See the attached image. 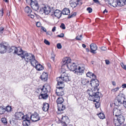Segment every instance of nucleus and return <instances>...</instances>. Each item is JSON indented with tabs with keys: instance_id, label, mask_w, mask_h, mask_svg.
Here are the masks:
<instances>
[{
	"instance_id": "nucleus-55",
	"label": "nucleus",
	"mask_w": 126,
	"mask_h": 126,
	"mask_svg": "<svg viewBox=\"0 0 126 126\" xmlns=\"http://www.w3.org/2000/svg\"><path fill=\"white\" fill-rule=\"evenodd\" d=\"M14 47H12L9 48V52H11L13 51V49H14Z\"/></svg>"
},
{
	"instance_id": "nucleus-53",
	"label": "nucleus",
	"mask_w": 126,
	"mask_h": 126,
	"mask_svg": "<svg viewBox=\"0 0 126 126\" xmlns=\"http://www.w3.org/2000/svg\"><path fill=\"white\" fill-rule=\"evenodd\" d=\"M76 12H74L71 13V17H73L76 16Z\"/></svg>"
},
{
	"instance_id": "nucleus-12",
	"label": "nucleus",
	"mask_w": 126,
	"mask_h": 126,
	"mask_svg": "<svg viewBox=\"0 0 126 126\" xmlns=\"http://www.w3.org/2000/svg\"><path fill=\"white\" fill-rule=\"evenodd\" d=\"M41 10L45 14L48 15L51 11V8L49 6L47 5L42 8Z\"/></svg>"
},
{
	"instance_id": "nucleus-49",
	"label": "nucleus",
	"mask_w": 126,
	"mask_h": 126,
	"mask_svg": "<svg viewBox=\"0 0 126 126\" xmlns=\"http://www.w3.org/2000/svg\"><path fill=\"white\" fill-rule=\"evenodd\" d=\"M79 36V37L80 38H78V36L76 37V39L78 40H81L82 38V35L81 34Z\"/></svg>"
},
{
	"instance_id": "nucleus-19",
	"label": "nucleus",
	"mask_w": 126,
	"mask_h": 126,
	"mask_svg": "<svg viewBox=\"0 0 126 126\" xmlns=\"http://www.w3.org/2000/svg\"><path fill=\"white\" fill-rule=\"evenodd\" d=\"M90 47L91 49V52L93 53H96L95 51L97 49L96 45L94 44H92L90 45Z\"/></svg>"
},
{
	"instance_id": "nucleus-56",
	"label": "nucleus",
	"mask_w": 126,
	"mask_h": 126,
	"mask_svg": "<svg viewBox=\"0 0 126 126\" xmlns=\"http://www.w3.org/2000/svg\"><path fill=\"white\" fill-rule=\"evenodd\" d=\"M120 65L121 66L123 69L124 68L125 66L126 65H124V63H120Z\"/></svg>"
},
{
	"instance_id": "nucleus-4",
	"label": "nucleus",
	"mask_w": 126,
	"mask_h": 126,
	"mask_svg": "<svg viewBox=\"0 0 126 126\" xmlns=\"http://www.w3.org/2000/svg\"><path fill=\"white\" fill-rule=\"evenodd\" d=\"M125 118L122 115H120L116 117V119H114V123L115 126H120L124 123Z\"/></svg>"
},
{
	"instance_id": "nucleus-54",
	"label": "nucleus",
	"mask_w": 126,
	"mask_h": 126,
	"mask_svg": "<svg viewBox=\"0 0 126 126\" xmlns=\"http://www.w3.org/2000/svg\"><path fill=\"white\" fill-rule=\"evenodd\" d=\"M64 36V34L63 33H61L60 35H58L57 36L61 38L63 37Z\"/></svg>"
},
{
	"instance_id": "nucleus-26",
	"label": "nucleus",
	"mask_w": 126,
	"mask_h": 126,
	"mask_svg": "<svg viewBox=\"0 0 126 126\" xmlns=\"http://www.w3.org/2000/svg\"><path fill=\"white\" fill-rule=\"evenodd\" d=\"M86 76L87 77H88L90 78H92L93 79H96V76L92 72H88L86 74Z\"/></svg>"
},
{
	"instance_id": "nucleus-35",
	"label": "nucleus",
	"mask_w": 126,
	"mask_h": 126,
	"mask_svg": "<svg viewBox=\"0 0 126 126\" xmlns=\"http://www.w3.org/2000/svg\"><path fill=\"white\" fill-rule=\"evenodd\" d=\"M5 109V111H7L8 112L11 111L12 110V109L11 107V106H10L9 105H8L6 107Z\"/></svg>"
},
{
	"instance_id": "nucleus-32",
	"label": "nucleus",
	"mask_w": 126,
	"mask_h": 126,
	"mask_svg": "<svg viewBox=\"0 0 126 126\" xmlns=\"http://www.w3.org/2000/svg\"><path fill=\"white\" fill-rule=\"evenodd\" d=\"M64 99L62 97L58 98L57 100V104H61L63 102Z\"/></svg>"
},
{
	"instance_id": "nucleus-2",
	"label": "nucleus",
	"mask_w": 126,
	"mask_h": 126,
	"mask_svg": "<svg viewBox=\"0 0 126 126\" xmlns=\"http://www.w3.org/2000/svg\"><path fill=\"white\" fill-rule=\"evenodd\" d=\"M20 57L22 59H24L25 61L27 63L30 62L32 66L34 63L36 64L37 63V61L34 55L32 53H28L26 51L23 50Z\"/></svg>"
},
{
	"instance_id": "nucleus-33",
	"label": "nucleus",
	"mask_w": 126,
	"mask_h": 126,
	"mask_svg": "<svg viewBox=\"0 0 126 126\" xmlns=\"http://www.w3.org/2000/svg\"><path fill=\"white\" fill-rule=\"evenodd\" d=\"M89 81L87 79H83L82 80L81 83L83 85L89 83Z\"/></svg>"
},
{
	"instance_id": "nucleus-63",
	"label": "nucleus",
	"mask_w": 126,
	"mask_h": 126,
	"mask_svg": "<svg viewBox=\"0 0 126 126\" xmlns=\"http://www.w3.org/2000/svg\"><path fill=\"white\" fill-rule=\"evenodd\" d=\"M42 29L43 30V31H44V32H46L47 30H46V28H44V27H42Z\"/></svg>"
},
{
	"instance_id": "nucleus-17",
	"label": "nucleus",
	"mask_w": 126,
	"mask_h": 126,
	"mask_svg": "<svg viewBox=\"0 0 126 126\" xmlns=\"http://www.w3.org/2000/svg\"><path fill=\"white\" fill-rule=\"evenodd\" d=\"M108 2L109 4L114 7H116L118 6L117 0H109Z\"/></svg>"
},
{
	"instance_id": "nucleus-60",
	"label": "nucleus",
	"mask_w": 126,
	"mask_h": 126,
	"mask_svg": "<svg viewBox=\"0 0 126 126\" xmlns=\"http://www.w3.org/2000/svg\"><path fill=\"white\" fill-rule=\"evenodd\" d=\"M56 28V27L55 26H54L53 27V28H52V31L53 32H54L55 31Z\"/></svg>"
},
{
	"instance_id": "nucleus-5",
	"label": "nucleus",
	"mask_w": 126,
	"mask_h": 126,
	"mask_svg": "<svg viewBox=\"0 0 126 126\" xmlns=\"http://www.w3.org/2000/svg\"><path fill=\"white\" fill-rule=\"evenodd\" d=\"M61 63L62 66H66L69 70L71 71V59L70 58L66 57L63 59Z\"/></svg>"
},
{
	"instance_id": "nucleus-39",
	"label": "nucleus",
	"mask_w": 126,
	"mask_h": 126,
	"mask_svg": "<svg viewBox=\"0 0 126 126\" xmlns=\"http://www.w3.org/2000/svg\"><path fill=\"white\" fill-rule=\"evenodd\" d=\"M95 107L96 108L99 107L100 106V103L98 102H96L95 104Z\"/></svg>"
},
{
	"instance_id": "nucleus-47",
	"label": "nucleus",
	"mask_w": 126,
	"mask_h": 126,
	"mask_svg": "<svg viewBox=\"0 0 126 126\" xmlns=\"http://www.w3.org/2000/svg\"><path fill=\"white\" fill-rule=\"evenodd\" d=\"M44 42L47 45H49L50 44L48 40H47L46 39H45L44 40Z\"/></svg>"
},
{
	"instance_id": "nucleus-46",
	"label": "nucleus",
	"mask_w": 126,
	"mask_h": 126,
	"mask_svg": "<svg viewBox=\"0 0 126 126\" xmlns=\"http://www.w3.org/2000/svg\"><path fill=\"white\" fill-rule=\"evenodd\" d=\"M87 11H88L89 13H91L92 11V9L91 7H88L87 9Z\"/></svg>"
},
{
	"instance_id": "nucleus-8",
	"label": "nucleus",
	"mask_w": 126,
	"mask_h": 126,
	"mask_svg": "<svg viewBox=\"0 0 126 126\" xmlns=\"http://www.w3.org/2000/svg\"><path fill=\"white\" fill-rule=\"evenodd\" d=\"M30 119L32 122H35L39 120H40V117L39 114L36 112L32 114L30 118Z\"/></svg>"
},
{
	"instance_id": "nucleus-45",
	"label": "nucleus",
	"mask_w": 126,
	"mask_h": 126,
	"mask_svg": "<svg viewBox=\"0 0 126 126\" xmlns=\"http://www.w3.org/2000/svg\"><path fill=\"white\" fill-rule=\"evenodd\" d=\"M77 5L76 2H71V7L74 8L76 7Z\"/></svg>"
},
{
	"instance_id": "nucleus-9",
	"label": "nucleus",
	"mask_w": 126,
	"mask_h": 126,
	"mask_svg": "<svg viewBox=\"0 0 126 126\" xmlns=\"http://www.w3.org/2000/svg\"><path fill=\"white\" fill-rule=\"evenodd\" d=\"M57 89L56 90V94L58 96H62L64 95V93L63 90V87L60 86H58L57 84Z\"/></svg>"
},
{
	"instance_id": "nucleus-11",
	"label": "nucleus",
	"mask_w": 126,
	"mask_h": 126,
	"mask_svg": "<svg viewBox=\"0 0 126 126\" xmlns=\"http://www.w3.org/2000/svg\"><path fill=\"white\" fill-rule=\"evenodd\" d=\"M12 47H14V49H13V51H14L13 53L17 54L18 56L20 57L21 55V53L23 51L22 50L21 47H17L15 46H13Z\"/></svg>"
},
{
	"instance_id": "nucleus-64",
	"label": "nucleus",
	"mask_w": 126,
	"mask_h": 126,
	"mask_svg": "<svg viewBox=\"0 0 126 126\" xmlns=\"http://www.w3.org/2000/svg\"><path fill=\"white\" fill-rule=\"evenodd\" d=\"M29 16H30V17L32 18H33L34 17V15H30V14L29 15Z\"/></svg>"
},
{
	"instance_id": "nucleus-38",
	"label": "nucleus",
	"mask_w": 126,
	"mask_h": 126,
	"mask_svg": "<svg viewBox=\"0 0 126 126\" xmlns=\"http://www.w3.org/2000/svg\"><path fill=\"white\" fill-rule=\"evenodd\" d=\"M98 115L100 119H103L105 118L104 115L103 113H100L98 114Z\"/></svg>"
},
{
	"instance_id": "nucleus-31",
	"label": "nucleus",
	"mask_w": 126,
	"mask_h": 126,
	"mask_svg": "<svg viewBox=\"0 0 126 126\" xmlns=\"http://www.w3.org/2000/svg\"><path fill=\"white\" fill-rule=\"evenodd\" d=\"M125 4L123 0H118V6L121 7L124 6Z\"/></svg>"
},
{
	"instance_id": "nucleus-15",
	"label": "nucleus",
	"mask_w": 126,
	"mask_h": 126,
	"mask_svg": "<svg viewBox=\"0 0 126 126\" xmlns=\"http://www.w3.org/2000/svg\"><path fill=\"white\" fill-rule=\"evenodd\" d=\"M61 122L62 123H63L65 124H69L70 123V120L67 116H63L62 115L61 118Z\"/></svg>"
},
{
	"instance_id": "nucleus-59",
	"label": "nucleus",
	"mask_w": 126,
	"mask_h": 126,
	"mask_svg": "<svg viewBox=\"0 0 126 126\" xmlns=\"http://www.w3.org/2000/svg\"><path fill=\"white\" fill-rule=\"evenodd\" d=\"M106 63L107 64H108L110 63V62L108 60H105Z\"/></svg>"
},
{
	"instance_id": "nucleus-44",
	"label": "nucleus",
	"mask_w": 126,
	"mask_h": 126,
	"mask_svg": "<svg viewBox=\"0 0 126 126\" xmlns=\"http://www.w3.org/2000/svg\"><path fill=\"white\" fill-rule=\"evenodd\" d=\"M119 88L117 87L114 89H113L111 90V91L113 92H114L118 90H119Z\"/></svg>"
},
{
	"instance_id": "nucleus-13",
	"label": "nucleus",
	"mask_w": 126,
	"mask_h": 126,
	"mask_svg": "<svg viewBox=\"0 0 126 126\" xmlns=\"http://www.w3.org/2000/svg\"><path fill=\"white\" fill-rule=\"evenodd\" d=\"M24 117V119L23 122V125L24 126H28L30 124V118L27 115H25Z\"/></svg>"
},
{
	"instance_id": "nucleus-51",
	"label": "nucleus",
	"mask_w": 126,
	"mask_h": 126,
	"mask_svg": "<svg viewBox=\"0 0 126 126\" xmlns=\"http://www.w3.org/2000/svg\"><path fill=\"white\" fill-rule=\"evenodd\" d=\"M36 26L37 27H40L41 25V24L40 22H37L36 24Z\"/></svg>"
},
{
	"instance_id": "nucleus-21",
	"label": "nucleus",
	"mask_w": 126,
	"mask_h": 126,
	"mask_svg": "<svg viewBox=\"0 0 126 126\" xmlns=\"http://www.w3.org/2000/svg\"><path fill=\"white\" fill-rule=\"evenodd\" d=\"M78 64L77 63L73 62L71 65V71L74 73H76V71L77 69Z\"/></svg>"
},
{
	"instance_id": "nucleus-25",
	"label": "nucleus",
	"mask_w": 126,
	"mask_h": 126,
	"mask_svg": "<svg viewBox=\"0 0 126 126\" xmlns=\"http://www.w3.org/2000/svg\"><path fill=\"white\" fill-rule=\"evenodd\" d=\"M49 107V104L45 103L43 104V107L42 108L43 110L45 111H47Z\"/></svg>"
},
{
	"instance_id": "nucleus-48",
	"label": "nucleus",
	"mask_w": 126,
	"mask_h": 126,
	"mask_svg": "<svg viewBox=\"0 0 126 126\" xmlns=\"http://www.w3.org/2000/svg\"><path fill=\"white\" fill-rule=\"evenodd\" d=\"M57 47L58 48L60 49L62 48V46L61 44L59 43L57 44Z\"/></svg>"
},
{
	"instance_id": "nucleus-40",
	"label": "nucleus",
	"mask_w": 126,
	"mask_h": 126,
	"mask_svg": "<svg viewBox=\"0 0 126 126\" xmlns=\"http://www.w3.org/2000/svg\"><path fill=\"white\" fill-rule=\"evenodd\" d=\"M35 0H26V1L27 3L28 4H30V5L32 4V2H33Z\"/></svg>"
},
{
	"instance_id": "nucleus-20",
	"label": "nucleus",
	"mask_w": 126,
	"mask_h": 126,
	"mask_svg": "<svg viewBox=\"0 0 126 126\" xmlns=\"http://www.w3.org/2000/svg\"><path fill=\"white\" fill-rule=\"evenodd\" d=\"M121 110L118 109L117 108H115L113 109V114L115 115L116 117L121 114Z\"/></svg>"
},
{
	"instance_id": "nucleus-1",
	"label": "nucleus",
	"mask_w": 126,
	"mask_h": 126,
	"mask_svg": "<svg viewBox=\"0 0 126 126\" xmlns=\"http://www.w3.org/2000/svg\"><path fill=\"white\" fill-rule=\"evenodd\" d=\"M90 84L93 88L87 91V93L89 95V99L94 102H95L97 99L99 101L100 97L98 92L99 89L97 88L99 85L98 81L96 79H93L90 81Z\"/></svg>"
},
{
	"instance_id": "nucleus-43",
	"label": "nucleus",
	"mask_w": 126,
	"mask_h": 126,
	"mask_svg": "<svg viewBox=\"0 0 126 126\" xmlns=\"http://www.w3.org/2000/svg\"><path fill=\"white\" fill-rule=\"evenodd\" d=\"M4 28L3 27H0V34H2L4 32Z\"/></svg>"
},
{
	"instance_id": "nucleus-10",
	"label": "nucleus",
	"mask_w": 126,
	"mask_h": 126,
	"mask_svg": "<svg viewBox=\"0 0 126 126\" xmlns=\"http://www.w3.org/2000/svg\"><path fill=\"white\" fill-rule=\"evenodd\" d=\"M67 74L65 73H63L60 77L57 78H56L57 81V84L58 86H62L63 85V82L62 81V79L63 77L66 76Z\"/></svg>"
},
{
	"instance_id": "nucleus-27",
	"label": "nucleus",
	"mask_w": 126,
	"mask_h": 126,
	"mask_svg": "<svg viewBox=\"0 0 126 126\" xmlns=\"http://www.w3.org/2000/svg\"><path fill=\"white\" fill-rule=\"evenodd\" d=\"M24 11L27 14L28 16H29V15L31 14L32 11L31 9L28 6H27L25 7Z\"/></svg>"
},
{
	"instance_id": "nucleus-50",
	"label": "nucleus",
	"mask_w": 126,
	"mask_h": 126,
	"mask_svg": "<svg viewBox=\"0 0 126 126\" xmlns=\"http://www.w3.org/2000/svg\"><path fill=\"white\" fill-rule=\"evenodd\" d=\"M3 8H2L0 11V15L1 16H2L3 15Z\"/></svg>"
},
{
	"instance_id": "nucleus-42",
	"label": "nucleus",
	"mask_w": 126,
	"mask_h": 126,
	"mask_svg": "<svg viewBox=\"0 0 126 126\" xmlns=\"http://www.w3.org/2000/svg\"><path fill=\"white\" fill-rule=\"evenodd\" d=\"M52 56L51 58V59L52 60V61L53 62L55 60V55L53 53H52L51 54Z\"/></svg>"
},
{
	"instance_id": "nucleus-61",
	"label": "nucleus",
	"mask_w": 126,
	"mask_h": 126,
	"mask_svg": "<svg viewBox=\"0 0 126 126\" xmlns=\"http://www.w3.org/2000/svg\"><path fill=\"white\" fill-rule=\"evenodd\" d=\"M122 87L123 88H126V84H123L122 86Z\"/></svg>"
},
{
	"instance_id": "nucleus-30",
	"label": "nucleus",
	"mask_w": 126,
	"mask_h": 126,
	"mask_svg": "<svg viewBox=\"0 0 126 126\" xmlns=\"http://www.w3.org/2000/svg\"><path fill=\"white\" fill-rule=\"evenodd\" d=\"M122 104V102L119 101L117 99H115L114 101V104L115 105L117 106H119Z\"/></svg>"
},
{
	"instance_id": "nucleus-52",
	"label": "nucleus",
	"mask_w": 126,
	"mask_h": 126,
	"mask_svg": "<svg viewBox=\"0 0 126 126\" xmlns=\"http://www.w3.org/2000/svg\"><path fill=\"white\" fill-rule=\"evenodd\" d=\"M103 51H105L107 49L105 47H102L100 48Z\"/></svg>"
},
{
	"instance_id": "nucleus-24",
	"label": "nucleus",
	"mask_w": 126,
	"mask_h": 126,
	"mask_svg": "<svg viewBox=\"0 0 126 126\" xmlns=\"http://www.w3.org/2000/svg\"><path fill=\"white\" fill-rule=\"evenodd\" d=\"M119 101H121V102L124 101V100L125 99L124 95L123 94L121 95L120 94L118 95L116 98Z\"/></svg>"
},
{
	"instance_id": "nucleus-6",
	"label": "nucleus",
	"mask_w": 126,
	"mask_h": 126,
	"mask_svg": "<svg viewBox=\"0 0 126 126\" xmlns=\"http://www.w3.org/2000/svg\"><path fill=\"white\" fill-rule=\"evenodd\" d=\"M8 45L6 43L0 44V53L3 54L6 52L8 47Z\"/></svg>"
},
{
	"instance_id": "nucleus-28",
	"label": "nucleus",
	"mask_w": 126,
	"mask_h": 126,
	"mask_svg": "<svg viewBox=\"0 0 126 126\" xmlns=\"http://www.w3.org/2000/svg\"><path fill=\"white\" fill-rule=\"evenodd\" d=\"M62 13L64 15H69L70 14V11L68 9L65 8L63 10Z\"/></svg>"
},
{
	"instance_id": "nucleus-34",
	"label": "nucleus",
	"mask_w": 126,
	"mask_h": 126,
	"mask_svg": "<svg viewBox=\"0 0 126 126\" xmlns=\"http://www.w3.org/2000/svg\"><path fill=\"white\" fill-rule=\"evenodd\" d=\"M1 121L4 125H6L7 124V119L5 118H2L1 119Z\"/></svg>"
},
{
	"instance_id": "nucleus-29",
	"label": "nucleus",
	"mask_w": 126,
	"mask_h": 126,
	"mask_svg": "<svg viewBox=\"0 0 126 126\" xmlns=\"http://www.w3.org/2000/svg\"><path fill=\"white\" fill-rule=\"evenodd\" d=\"M85 69V68L83 67H81L80 66H79L78 68V69H77V70L76 71V73L77 74H78V73H83L84 70Z\"/></svg>"
},
{
	"instance_id": "nucleus-7",
	"label": "nucleus",
	"mask_w": 126,
	"mask_h": 126,
	"mask_svg": "<svg viewBox=\"0 0 126 126\" xmlns=\"http://www.w3.org/2000/svg\"><path fill=\"white\" fill-rule=\"evenodd\" d=\"M24 113L21 112H16L14 114V119L16 120H21L24 119V117H25Z\"/></svg>"
},
{
	"instance_id": "nucleus-62",
	"label": "nucleus",
	"mask_w": 126,
	"mask_h": 126,
	"mask_svg": "<svg viewBox=\"0 0 126 126\" xmlns=\"http://www.w3.org/2000/svg\"><path fill=\"white\" fill-rule=\"evenodd\" d=\"M94 2L96 3H99V2L98 0H93Z\"/></svg>"
},
{
	"instance_id": "nucleus-22",
	"label": "nucleus",
	"mask_w": 126,
	"mask_h": 126,
	"mask_svg": "<svg viewBox=\"0 0 126 126\" xmlns=\"http://www.w3.org/2000/svg\"><path fill=\"white\" fill-rule=\"evenodd\" d=\"M40 78L42 80L44 81L47 80L48 78L47 74L45 72H43L40 76Z\"/></svg>"
},
{
	"instance_id": "nucleus-14",
	"label": "nucleus",
	"mask_w": 126,
	"mask_h": 126,
	"mask_svg": "<svg viewBox=\"0 0 126 126\" xmlns=\"http://www.w3.org/2000/svg\"><path fill=\"white\" fill-rule=\"evenodd\" d=\"M30 5L32 9L34 11H37L38 10L39 5L36 0H35L33 2H32Z\"/></svg>"
},
{
	"instance_id": "nucleus-58",
	"label": "nucleus",
	"mask_w": 126,
	"mask_h": 126,
	"mask_svg": "<svg viewBox=\"0 0 126 126\" xmlns=\"http://www.w3.org/2000/svg\"><path fill=\"white\" fill-rule=\"evenodd\" d=\"M123 104L124 106L126 108V101H124L123 103Z\"/></svg>"
},
{
	"instance_id": "nucleus-23",
	"label": "nucleus",
	"mask_w": 126,
	"mask_h": 126,
	"mask_svg": "<svg viewBox=\"0 0 126 126\" xmlns=\"http://www.w3.org/2000/svg\"><path fill=\"white\" fill-rule=\"evenodd\" d=\"M57 105L58 110L60 111L62 113V111L65 109V106H64L62 104H57Z\"/></svg>"
},
{
	"instance_id": "nucleus-3",
	"label": "nucleus",
	"mask_w": 126,
	"mask_h": 126,
	"mask_svg": "<svg viewBox=\"0 0 126 126\" xmlns=\"http://www.w3.org/2000/svg\"><path fill=\"white\" fill-rule=\"evenodd\" d=\"M50 87L48 84H45L43 86L42 88H38L37 90L41 91L40 94L39 95L40 99H43L46 100L48 98V95L47 94L48 92L50 91Z\"/></svg>"
},
{
	"instance_id": "nucleus-37",
	"label": "nucleus",
	"mask_w": 126,
	"mask_h": 126,
	"mask_svg": "<svg viewBox=\"0 0 126 126\" xmlns=\"http://www.w3.org/2000/svg\"><path fill=\"white\" fill-rule=\"evenodd\" d=\"M62 79V81H68L70 80V79H69L68 78V77L67 76V75L66 76L64 77H63Z\"/></svg>"
},
{
	"instance_id": "nucleus-16",
	"label": "nucleus",
	"mask_w": 126,
	"mask_h": 126,
	"mask_svg": "<svg viewBox=\"0 0 126 126\" xmlns=\"http://www.w3.org/2000/svg\"><path fill=\"white\" fill-rule=\"evenodd\" d=\"M62 14V12L60 10L56 9L55 10L53 13L55 16L58 18H60L61 17Z\"/></svg>"
},
{
	"instance_id": "nucleus-36",
	"label": "nucleus",
	"mask_w": 126,
	"mask_h": 126,
	"mask_svg": "<svg viewBox=\"0 0 126 126\" xmlns=\"http://www.w3.org/2000/svg\"><path fill=\"white\" fill-rule=\"evenodd\" d=\"M5 111V109L2 107H0V114H4Z\"/></svg>"
},
{
	"instance_id": "nucleus-41",
	"label": "nucleus",
	"mask_w": 126,
	"mask_h": 126,
	"mask_svg": "<svg viewBox=\"0 0 126 126\" xmlns=\"http://www.w3.org/2000/svg\"><path fill=\"white\" fill-rule=\"evenodd\" d=\"M60 27L63 30H64L65 29V25L63 23H61V25L60 26Z\"/></svg>"
},
{
	"instance_id": "nucleus-57",
	"label": "nucleus",
	"mask_w": 126,
	"mask_h": 126,
	"mask_svg": "<svg viewBox=\"0 0 126 126\" xmlns=\"http://www.w3.org/2000/svg\"><path fill=\"white\" fill-rule=\"evenodd\" d=\"M46 34H47L49 35L50 36L52 35V33L51 32H47Z\"/></svg>"
},
{
	"instance_id": "nucleus-18",
	"label": "nucleus",
	"mask_w": 126,
	"mask_h": 126,
	"mask_svg": "<svg viewBox=\"0 0 126 126\" xmlns=\"http://www.w3.org/2000/svg\"><path fill=\"white\" fill-rule=\"evenodd\" d=\"M36 64L34 63L32 65L33 66H35V68L38 71L42 70L44 69V67L43 66L41 65L40 64H38L37 61V63Z\"/></svg>"
}]
</instances>
